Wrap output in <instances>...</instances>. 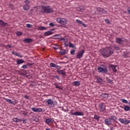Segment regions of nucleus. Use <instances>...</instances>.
I'll return each instance as SVG.
<instances>
[{"label": "nucleus", "instance_id": "nucleus-1", "mask_svg": "<svg viewBox=\"0 0 130 130\" xmlns=\"http://www.w3.org/2000/svg\"><path fill=\"white\" fill-rule=\"evenodd\" d=\"M101 54L106 58V57H109L112 54H113L114 51L112 50V47H106L100 50Z\"/></svg>", "mask_w": 130, "mask_h": 130}, {"label": "nucleus", "instance_id": "nucleus-2", "mask_svg": "<svg viewBox=\"0 0 130 130\" xmlns=\"http://www.w3.org/2000/svg\"><path fill=\"white\" fill-rule=\"evenodd\" d=\"M41 9L44 10V13H46V14L53 13V9L50 6H42Z\"/></svg>", "mask_w": 130, "mask_h": 130}, {"label": "nucleus", "instance_id": "nucleus-3", "mask_svg": "<svg viewBox=\"0 0 130 130\" xmlns=\"http://www.w3.org/2000/svg\"><path fill=\"white\" fill-rule=\"evenodd\" d=\"M56 22L59 24H61V25H67L68 24V20L62 17L57 18Z\"/></svg>", "mask_w": 130, "mask_h": 130}, {"label": "nucleus", "instance_id": "nucleus-4", "mask_svg": "<svg viewBox=\"0 0 130 130\" xmlns=\"http://www.w3.org/2000/svg\"><path fill=\"white\" fill-rule=\"evenodd\" d=\"M98 71L99 73L103 72L106 74V73L108 72V70L106 66H105L104 65H101V66L98 68Z\"/></svg>", "mask_w": 130, "mask_h": 130}, {"label": "nucleus", "instance_id": "nucleus-5", "mask_svg": "<svg viewBox=\"0 0 130 130\" xmlns=\"http://www.w3.org/2000/svg\"><path fill=\"white\" fill-rule=\"evenodd\" d=\"M74 110H71L70 111V113L71 114V115H75V116H84V112H79L76 111L74 113Z\"/></svg>", "mask_w": 130, "mask_h": 130}, {"label": "nucleus", "instance_id": "nucleus-6", "mask_svg": "<svg viewBox=\"0 0 130 130\" xmlns=\"http://www.w3.org/2000/svg\"><path fill=\"white\" fill-rule=\"evenodd\" d=\"M84 53H85V50L84 49L81 50L80 51L77 53V54L76 55V58H78V59H80V58H82V57H83V55H84Z\"/></svg>", "mask_w": 130, "mask_h": 130}, {"label": "nucleus", "instance_id": "nucleus-7", "mask_svg": "<svg viewBox=\"0 0 130 130\" xmlns=\"http://www.w3.org/2000/svg\"><path fill=\"white\" fill-rule=\"evenodd\" d=\"M47 104L48 106H51V107H54L55 106V104H54V102L52 99H48L47 100Z\"/></svg>", "mask_w": 130, "mask_h": 130}, {"label": "nucleus", "instance_id": "nucleus-8", "mask_svg": "<svg viewBox=\"0 0 130 130\" xmlns=\"http://www.w3.org/2000/svg\"><path fill=\"white\" fill-rule=\"evenodd\" d=\"M99 108L101 112H104L105 111V105L103 103L100 105Z\"/></svg>", "mask_w": 130, "mask_h": 130}, {"label": "nucleus", "instance_id": "nucleus-9", "mask_svg": "<svg viewBox=\"0 0 130 130\" xmlns=\"http://www.w3.org/2000/svg\"><path fill=\"white\" fill-rule=\"evenodd\" d=\"M105 124H106L107 125H111V124H112V122L110 120V118L105 119Z\"/></svg>", "mask_w": 130, "mask_h": 130}, {"label": "nucleus", "instance_id": "nucleus-10", "mask_svg": "<svg viewBox=\"0 0 130 130\" xmlns=\"http://www.w3.org/2000/svg\"><path fill=\"white\" fill-rule=\"evenodd\" d=\"M31 109L34 112H42L41 108H31Z\"/></svg>", "mask_w": 130, "mask_h": 130}, {"label": "nucleus", "instance_id": "nucleus-11", "mask_svg": "<svg viewBox=\"0 0 130 130\" xmlns=\"http://www.w3.org/2000/svg\"><path fill=\"white\" fill-rule=\"evenodd\" d=\"M50 122H54V120L52 118L46 119L45 120V123L46 124H49Z\"/></svg>", "mask_w": 130, "mask_h": 130}, {"label": "nucleus", "instance_id": "nucleus-12", "mask_svg": "<svg viewBox=\"0 0 130 130\" xmlns=\"http://www.w3.org/2000/svg\"><path fill=\"white\" fill-rule=\"evenodd\" d=\"M57 73L58 75H61V76H66L67 74H66V72L64 70H57Z\"/></svg>", "mask_w": 130, "mask_h": 130}, {"label": "nucleus", "instance_id": "nucleus-13", "mask_svg": "<svg viewBox=\"0 0 130 130\" xmlns=\"http://www.w3.org/2000/svg\"><path fill=\"white\" fill-rule=\"evenodd\" d=\"M96 11L101 15H102V14H104V13H105V11H104V9L103 8H98L96 9Z\"/></svg>", "mask_w": 130, "mask_h": 130}, {"label": "nucleus", "instance_id": "nucleus-14", "mask_svg": "<svg viewBox=\"0 0 130 130\" xmlns=\"http://www.w3.org/2000/svg\"><path fill=\"white\" fill-rule=\"evenodd\" d=\"M109 118L110 119L111 121H114V122H115V121H116V120H117V117H116L114 115L110 116Z\"/></svg>", "mask_w": 130, "mask_h": 130}, {"label": "nucleus", "instance_id": "nucleus-15", "mask_svg": "<svg viewBox=\"0 0 130 130\" xmlns=\"http://www.w3.org/2000/svg\"><path fill=\"white\" fill-rule=\"evenodd\" d=\"M81 84V82L79 81H74L72 82L73 86H75V87H78V86H80Z\"/></svg>", "mask_w": 130, "mask_h": 130}, {"label": "nucleus", "instance_id": "nucleus-16", "mask_svg": "<svg viewBox=\"0 0 130 130\" xmlns=\"http://www.w3.org/2000/svg\"><path fill=\"white\" fill-rule=\"evenodd\" d=\"M116 42L117 43H118L119 44H121L122 42H123V40H122V39L120 38H117L116 39Z\"/></svg>", "mask_w": 130, "mask_h": 130}, {"label": "nucleus", "instance_id": "nucleus-17", "mask_svg": "<svg viewBox=\"0 0 130 130\" xmlns=\"http://www.w3.org/2000/svg\"><path fill=\"white\" fill-rule=\"evenodd\" d=\"M24 43H31V42H33V39H25L23 40Z\"/></svg>", "mask_w": 130, "mask_h": 130}, {"label": "nucleus", "instance_id": "nucleus-18", "mask_svg": "<svg viewBox=\"0 0 130 130\" xmlns=\"http://www.w3.org/2000/svg\"><path fill=\"white\" fill-rule=\"evenodd\" d=\"M59 53L60 55H64L65 54H67V50L64 49H61Z\"/></svg>", "mask_w": 130, "mask_h": 130}, {"label": "nucleus", "instance_id": "nucleus-19", "mask_svg": "<svg viewBox=\"0 0 130 130\" xmlns=\"http://www.w3.org/2000/svg\"><path fill=\"white\" fill-rule=\"evenodd\" d=\"M76 22L78 24H81V25H82V26H84L85 27H87V25H86V24H84V22H82L81 20H80L79 19H77L76 20Z\"/></svg>", "mask_w": 130, "mask_h": 130}, {"label": "nucleus", "instance_id": "nucleus-20", "mask_svg": "<svg viewBox=\"0 0 130 130\" xmlns=\"http://www.w3.org/2000/svg\"><path fill=\"white\" fill-rule=\"evenodd\" d=\"M52 34H53V32L51 31H48L44 32L45 36H49L50 35H52Z\"/></svg>", "mask_w": 130, "mask_h": 130}, {"label": "nucleus", "instance_id": "nucleus-21", "mask_svg": "<svg viewBox=\"0 0 130 130\" xmlns=\"http://www.w3.org/2000/svg\"><path fill=\"white\" fill-rule=\"evenodd\" d=\"M7 24V23H5L4 21L0 20V26L1 27H5V26H6Z\"/></svg>", "mask_w": 130, "mask_h": 130}, {"label": "nucleus", "instance_id": "nucleus-22", "mask_svg": "<svg viewBox=\"0 0 130 130\" xmlns=\"http://www.w3.org/2000/svg\"><path fill=\"white\" fill-rule=\"evenodd\" d=\"M16 62L17 64H22V63H24V62H25V61L22 59H20L17 60Z\"/></svg>", "mask_w": 130, "mask_h": 130}, {"label": "nucleus", "instance_id": "nucleus-23", "mask_svg": "<svg viewBox=\"0 0 130 130\" xmlns=\"http://www.w3.org/2000/svg\"><path fill=\"white\" fill-rule=\"evenodd\" d=\"M123 57L125 58L130 57V52H125L124 53Z\"/></svg>", "mask_w": 130, "mask_h": 130}, {"label": "nucleus", "instance_id": "nucleus-24", "mask_svg": "<svg viewBox=\"0 0 130 130\" xmlns=\"http://www.w3.org/2000/svg\"><path fill=\"white\" fill-rule=\"evenodd\" d=\"M111 68L112 69L114 73H116L117 72V70H116V67L114 65H111Z\"/></svg>", "mask_w": 130, "mask_h": 130}, {"label": "nucleus", "instance_id": "nucleus-25", "mask_svg": "<svg viewBox=\"0 0 130 130\" xmlns=\"http://www.w3.org/2000/svg\"><path fill=\"white\" fill-rule=\"evenodd\" d=\"M29 8L30 7L29 6V5H25L23 6V9L24 10V11H28Z\"/></svg>", "mask_w": 130, "mask_h": 130}, {"label": "nucleus", "instance_id": "nucleus-26", "mask_svg": "<svg viewBox=\"0 0 130 130\" xmlns=\"http://www.w3.org/2000/svg\"><path fill=\"white\" fill-rule=\"evenodd\" d=\"M93 118L94 119H96L97 121H99L100 120V116L94 115Z\"/></svg>", "mask_w": 130, "mask_h": 130}, {"label": "nucleus", "instance_id": "nucleus-27", "mask_svg": "<svg viewBox=\"0 0 130 130\" xmlns=\"http://www.w3.org/2000/svg\"><path fill=\"white\" fill-rule=\"evenodd\" d=\"M101 96L102 97H103L104 98H108V93H102L101 94Z\"/></svg>", "mask_w": 130, "mask_h": 130}, {"label": "nucleus", "instance_id": "nucleus-28", "mask_svg": "<svg viewBox=\"0 0 130 130\" xmlns=\"http://www.w3.org/2000/svg\"><path fill=\"white\" fill-rule=\"evenodd\" d=\"M37 29L39 31H42L43 30H46V27L44 26H39Z\"/></svg>", "mask_w": 130, "mask_h": 130}, {"label": "nucleus", "instance_id": "nucleus-29", "mask_svg": "<svg viewBox=\"0 0 130 130\" xmlns=\"http://www.w3.org/2000/svg\"><path fill=\"white\" fill-rule=\"evenodd\" d=\"M4 100H5L7 102H8V103H11V104H14V102L13 101H12L11 100H10L9 99L5 98Z\"/></svg>", "mask_w": 130, "mask_h": 130}, {"label": "nucleus", "instance_id": "nucleus-30", "mask_svg": "<svg viewBox=\"0 0 130 130\" xmlns=\"http://www.w3.org/2000/svg\"><path fill=\"white\" fill-rule=\"evenodd\" d=\"M13 121H14V122H20L21 121H22L21 120L18 119V118H14L13 119Z\"/></svg>", "mask_w": 130, "mask_h": 130}, {"label": "nucleus", "instance_id": "nucleus-31", "mask_svg": "<svg viewBox=\"0 0 130 130\" xmlns=\"http://www.w3.org/2000/svg\"><path fill=\"white\" fill-rule=\"evenodd\" d=\"M96 82L97 83H98V84H102V83H103V81L101 78H97Z\"/></svg>", "mask_w": 130, "mask_h": 130}, {"label": "nucleus", "instance_id": "nucleus-32", "mask_svg": "<svg viewBox=\"0 0 130 130\" xmlns=\"http://www.w3.org/2000/svg\"><path fill=\"white\" fill-rule=\"evenodd\" d=\"M28 66H31V64L27 63V64H25L22 66L21 67L22 69H28Z\"/></svg>", "mask_w": 130, "mask_h": 130}, {"label": "nucleus", "instance_id": "nucleus-33", "mask_svg": "<svg viewBox=\"0 0 130 130\" xmlns=\"http://www.w3.org/2000/svg\"><path fill=\"white\" fill-rule=\"evenodd\" d=\"M124 108V110L125 111H130V107L127 106H125Z\"/></svg>", "mask_w": 130, "mask_h": 130}, {"label": "nucleus", "instance_id": "nucleus-34", "mask_svg": "<svg viewBox=\"0 0 130 130\" xmlns=\"http://www.w3.org/2000/svg\"><path fill=\"white\" fill-rule=\"evenodd\" d=\"M130 123V120L124 118L123 124H128Z\"/></svg>", "mask_w": 130, "mask_h": 130}, {"label": "nucleus", "instance_id": "nucleus-35", "mask_svg": "<svg viewBox=\"0 0 130 130\" xmlns=\"http://www.w3.org/2000/svg\"><path fill=\"white\" fill-rule=\"evenodd\" d=\"M121 102L124 103L125 104H127V100L122 99L120 100Z\"/></svg>", "mask_w": 130, "mask_h": 130}, {"label": "nucleus", "instance_id": "nucleus-36", "mask_svg": "<svg viewBox=\"0 0 130 130\" xmlns=\"http://www.w3.org/2000/svg\"><path fill=\"white\" fill-rule=\"evenodd\" d=\"M112 47L114 48V49H115L116 50H119V47H118V46L115 45H114L113 46H112Z\"/></svg>", "mask_w": 130, "mask_h": 130}, {"label": "nucleus", "instance_id": "nucleus-37", "mask_svg": "<svg viewBox=\"0 0 130 130\" xmlns=\"http://www.w3.org/2000/svg\"><path fill=\"white\" fill-rule=\"evenodd\" d=\"M118 121L121 122V123H123H123L124 122V119L119 118V119H118Z\"/></svg>", "mask_w": 130, "mask_h": 130}, {"label": "nucleus", "instance_id": "nucleus-38", "mask_svg": "<svg viewBox=\"0 0 130 130\" xmlns=\"http://www.w3.org/2000/svg\"><path fill=\"white\" fill-rule=\"evenodd\" d=\"M23 35V33L21 31H17L16 32V35L17 36H21V35Z\"/></svg>", "mask_w": 130, "mask_h": 130}, {"label": "nucleus", "instance_id": "nucleus-39", "mask_svg": "<svg viewBox=\"0 0 130 130\" xmlns=\"http://www.w3.org/2000/svg\"><path fill=\"white\" fill-rule=\"evenodd\" d=\"M50 66L51 68H55L56 67V64H54V63H50Z\"/></svg>", "mask_w": 130, "mask_h": 130}, {"label": "nucleus", "instance_id": "nucleus-40", "mask_svg": "<svg viewBox=\"0 0 130 130\" xmlns=\"http://www.w3.org/2000/svg\"><path fill=\"white\" fill-rule=\"evenodd\" d=\"M15 55L16 56H19V57H23L21 54H20L19 53L16 52L15 53Z\"/></svg>", "mask_w": 130, "mask_h": 130}, {"label": "nucleus", "instance_id": "nucleus-41", "mask_svg": "<svg viewBox=\"0 0 130 130\" xmlns=\"http://www.w3.org/2000/svg\"><path fill=\"white\" fill-rule=\"evenodd\" d=\"M69 47L72 48H75V45H74V44H72V43L69 42Z\"/></svg>", "mask_w": 130, "mask_h": 130}, {"label": "nucleus", "instance_id": "nucleus-42", "mask_svg": "<svg viewBox=\"0 0 130 130\" xmlns=\"http://www.w3.org/2000/svg\"><path fill=\"white\" fill-rule=\"evenodd\" d=\"M54 37H56L55 38V39H59L60 38V35H54Z\"/></svg>", "mask_w": 130, "mask_h": 130}, {"label": "nucleus", "instance_id": "nucleus-43", "mask_svg": "<svg viewBox=\"0 0 130 130\" xmlns=\"http://www.w3.org/2000/svg\"><path fill=\"white\" fill-rule=\"evenodd\" d=\"M75 52H76V50H72L71 51H70V53L71 54H72V55H75Z\"/></svg>", "mask_w": 130, "mask_h": 130}, {"label": "nucleus", "instance_id": "nucleus-44", "mask_svg": "<svg viewBox=\"0 0 130 130\" xmlns=\"http://www.w3.org/2000/svg\"><path fill=\"white\" fill-rule=\"evenodd\" d=\"M55 68L57 69V70H58V71H59V70H60V69H61V67L59 66L56 65Z\"/></svg>", "mask_w": 130, "mask_h": 130}, {"label": "nucleus", "instance_id": "nucleus-45", "mask_svg": "<svg viewBox=\"0 0 130 130\" xmlns=\"http://www.w3.org/2000/svg\"><path fill=\"white\" fill-rule=\"evenodd\" d=\"M56 88L57 89H59L60 90H62V87L60 86H59V85H56Z\"/></svg>", "mask_w": 130, "mask_h": 130}, {"label": "nucleus", "instance_id": "nucleus-46", "mask_svg": "<svg viewBox=\"0 0 130 130\" xmlns=\"http://www.w3.org/2000/svg\"><path fill=\"white\" fill-rule=\"evenodd\" d=\"M5 47H6V48H8V47H9V48H12L13 47L11 45H7L5 46Z\"/></svg>", "mask_w": 130, "mask_h": 130}, {"label": "nucleus", "instance_id": "nucleus-47", "mask_svg": "<svg viewBox=\"0 0 130 130\" xmlns=\"http://www.w3.org/2000/svg\"><path fill=\"white\" fill-rule=\"evenodd\" d=\"M53 77L55 78L56 79H57V80H58V81H60V78H59L58 76H57V75L54 76Z\"/></svg>", "mask_w": 130, "mask_h": 130}, {"label": "nucleus", "instance_id": "nucleus-48", "mask_svg": "<svg viewBox=\"0 0 130 130\" xmlns=\"http://www.w3.org/2000/svg\"><path fill=\"white\" fill-rule=\"evenodd\" d=\"M14 5L13 4H9V7L12 9V10H14V8H13Z\"/></svg>", "mask_w": 130, "mask_h": 130}, {"label": "nucleus", "instance_id": "nucleus-49", "mask_svg": "<svg viewBox=\"0 0 130 130\" xmlns=\"http://www.w3.org/2000/svg\"><path fill=\"white\" fill-rule=\"evenodd\" d=\"M26 27H27V28H31L32 25L29 23L26 24Z\"/></svg>", "mask_w": 130, "mask_h": 130}, {"label": "nucleus", "instance_id": "nucleus-50", "mask_svg": "<svg viewBox=\"0 0 130 130\" xmlns=\"http://www.w3.org/2000/svg\"><path fill=\"white\" fill-rule=\"evenodd\" d=\"M49 26H50V27H54L55 25L53 24V23L51 22L49 23Z\"/></svg>", "mask_w": 130, "mask_h": 130}, {"label": "nucleus", "instance_id": "nucleus-51", "mask_svg": "<svg viewBox=\"0 0 130 130\" xmlns=\"http://www.w3.org/2000/svg\"><path fill=\"white\" fill-rule=\"evenodd\" d=\"M24 3L26 4V5H29L30 4V2H29L28 0L25 1Z\"/></svg>", "mask_w": 130, "mask_h": 130}, {"label": "nucleus", "instance_id": "nucleus-52", "mask_svg": "<svg viewBox=\"0 0 130 130\" xmlns=\"http://www.w3.org/2000/svg\"><path fill=\"white\" fill-rule=\"evenodd\" d=\"M54 49H55V50H57V49H58V48H59V47L58 46H56V47H53Z\"/></svg>", "mask_w": 130, "mask_h": 130}, {"label": "nucleus", "instance_id": "nucleus-53", "mask_svg": "<svg viewBox=\"0 0 130 130\" xmlns=\"http://www.w3.org/2000/svg\"><path fill=\"white\" fill-rule=\"evenodd\" d=\"M108 83H110V84H112V80L111 79L108 80Z\"/></svg>", "mask_w": 130, "mask_h": 130}, {"label": "nucleus", "instance_id": "nucleus-54", "mask_svg": "<svg viewBox=\"0 0 130 130\" xmlns=\"http://www.w3.org/2000/svg\"><path fill=\"white\" fill-rule=\"evenodd\" d=\"M105 22H106L107 23V24H109V23H110V22L109 21V20L108 19H105Z\"/></svg>", "mask_w": 130, "mask_h": 130}, {"label": "nucleus", "instance_id": "nucleus-55", "mask_svg": "<svg viewBox=\"0 0 130 130\" xmlns=\"http://www.w3.org/2000/svg\"><path fill=\"white\" fill-rule=\"evenodd\" d=\"M24 98H25V99H29V96L28 95H24Z\"/></svg>", "mask_w": 130, "mask_h": 130}, {"label": "nucleus", "instance_id": "nucleus-56", "mask_svg": "<svg viewBox=\"0 0 130 130\" xmlns=\"http://www.w3.org/2000/svg\"><path fill=\"white\" fill-rule=\"evenodd\" d=\"M64 45L65 47H69V44H68L67 43H64Z\"/></svg>", "mask_w": 130, "mask_h": 130}, {"label": "nucleus", "instance_id": "nucleus-57", "mask_svg": "<svg viewBox=\"0 0 130 130\" xmlns=\"http://www.w3.org/2000/svg\"><path fill=\"white\" fill-rule=\"evenodd\" d=\"M12 54H14L15 55V53H16V52L13 51L12 52Z\"/></svg>", "mask_w": 130, "mask_h": 130}, {"label": "nucleus", "instance_id": "nucleus-58", "mask_svg": "<svg viewBox=\"0 0 130 130\" xmlns=\"http://www.w3.org/2000/svg\"><path fill=\"white\" fill-rule=\"evenodd\" d=\"M55 30V29L54 28H53V29H51V30H50V31H53V30Z\"/></svg>", "mask_w": 130, "mask_h": 130}, {"label": "nucleus", "instance_id": "nucleus-59", "mask_svg": "<svg viewBox=\"0 0 130 130\" xmlns=\"http://www.w3.org/2000/svg\"><path fill=\"white\" fill-rule=\"evenodd\" d=\"M46 130H50L49 128H46Z\"/></svg>", "mask_w": 130, "mask_h": 130}, {"label": "nucleus", "instance_id": "nucleus-60", "mask_svg": "<svg viewBox=\"0 0 130 130\" xmlns=\"http://www.w3.org/2000/svg\"><path fill=\"white\" fill-rule=\"evenodd\" d=\"M61 40H64V38H62Z\"/></svg>", "mask_w": 130, "mask_h": 130}, {"label": "nucleus", "instance_id": "nucleus-61", "mask_svg": "<svg viewBox=\"0 0 130 130\" xmlns=\"http://www.w3.org/2000/svg\"><path fill=\"white\" fill-rule=\"evenodd\" d=\"M24 115H27V113H24Z\"/></svg>", "mask_w": 130, "mask_h": 130}, {"label": "nucleus", "instance_id": "nucleus-62", "mask_svg": "<svg viewBox=\"0 0 130 130\" xmlns=\"http://www.w3.org/2000/svg\"><path fill=\"white\" fill-rule=\"evenodd\" d=\"M62 63H64V62H62Z\"/></svg>", "mask_w": 130, "mask_h": 130}]
</instances>
